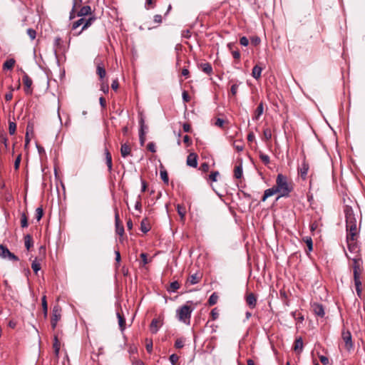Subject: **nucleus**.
I'll return each instance as SVG.
<instances>
[{
    "label": "nucleus",
    "mask_w": 365,
    "mask_h": 365,
    "mask_svg": "<svg viewBox=\"0 0 365 365\" xmlns=\"http://www.w3.org/2000/svg\"><path fill=\"white\" fill-rule=\"evenodd\" d=\"M117 317L118 319V324L121 331H123L125 329V319L123 315L117 312Z\"/></svg>",
    "instance_id": "27"
},
{
    "label": "nucleus",
    "mask_w": 365,
    "mask_h": 365,
    "mask_svg": "<svg viewBox=\"0 0 365 365\" xmlns=\"http://www.w3.org/2000/svg\"><path fill=\"white\" fill-rule=\"evenodd\" d=\"M16 130V124L14 122L9 121V132L10 135H14Z\"/></svg>",
    "instance_id": "45"
},
{
    "label": "nucleus",
    "mask_w": 365,
    "mask_h": 365,
    "mask_svg": "<svg viewBox=\"0 0 365 365\" xmlns=\"http://www.w3.org/2000/svg\"><path fill=\"white\" fill-rule=\"evenodd\" d=\"M187 165L192 168H197V155L195 153H191L187 155Z\"/></svg>",
    "instance_id": "13"
},
{
    "label": "nucleus",
    "mask_w": 365,
    "mask_h": 365,
    "mask_svg": "<svg viewBox=\"0 0 365 365\" xmlns=\"http://www.w3.org/2000/svg\"><path fill=\"white\" fill-rule=\"evenodd\" d=\"M120 154L121 156L124 158L128 155H131L130 146L127 143L122 144L120 148Z\"/></svg>",
    "instance_id": "19"
},
{
    "label": "nucleus",
    "mask_w": 365,
    "mask_h": 365,
    "mask_svg": "<svg viewBox=\"0 0 365 365\" xmlns=\"http://www.w3.org/2000/svg\"><path fill=\"white\" fill-rule=\"evenodd\" d=\"M304 241L307 244L308 252H311L313 250V242L311 237H307L304 239Z\"/></svg>",
    "instance_id": "42"
},
{
    "label": "nucleus",
    "mask_w": 365,
    "mask_h": 365,
    "mask_svg": "<svg viewBox=\"0 0 365 365\" xmlns=\"http://www.w3.org/2000/svg\"><path fill=\"white\" fill-rule=\"evenodd\" d=\"M309 169V163L306 161L305 159H304L301 163V165L297 169L298 174L300 175L302 180H304L307 179Z\"/></svg>",
    "instance_id": "7"
},
{
    "label": "nucleus",
    "mask_w": 365,
    "mask_h": 365,
    "mask_svg": "<svg viewBox=\"0 0 365 365\" xmlns=\"http://www.w3.org/2000/svg\"><path fill=\"white\" fill-rule=\"evenodd\" d=\"M218 298H219V297L217 294V293L216 292H213L210 295V297H209L208 301H207V303H208L209 306L215 305L217 302Z\"/></svg>",
    "instance_id": "31"
},
{
    "label": "nucleus",
    "mask_w": 365,
    "mask_h": 365,
    "mask_svg": "<svg viewBox=\"0 0 365 365\" xmlns=\"http://www.w3.org/2000/svg\"><path fill=\"white\" fill-rule=\"evenodd\" d=\"M219 175L220 173L218 171H213L209 175V180L212 182H216Z\"/></svg>",
    "instance_id": "48"
},
{
    "label": "nucleus",
    "mask_w": 365,
    "mask_h": 365,
    "mask_svg": "<svg viewBox=\"0 0 365 365\" xmlns=\"http://www.w3.org/2000/svg\"><path fill=\"white\" fill-rule=\"evenodd\" d=\"M277 193H278V192H277V190L275 188L274 185L271 188L265 190L264 195L262 197V201L264 202L268 197H269Z\"/></svg>",
    "instance_id": "20"
},
{
    "label": "nucleus",
    "mask_w": 365,
    "mask_h": 365,
    "mask_svg": "<svg viewBox=\"0 0 365 365\" xmlns=\"http://www.w3.org/2000/svg\"><path fill=\"white\" fill-rule=\"evenodd\" d=\"M210 316L212 318V320H216L219 317V312L217 308H214L212 309L210 312Z\"/></svg>",
    "instance_id": "53"
},
{
    "label": "nucleus",
    "mask_w": 365,
    "mask_h": 365,
    "mask_svg": "<svg viewBox=\"0 0 365 365\" xmlns=\"http://www.w3.org/2000/svg\"><path fill=\"white\" fill-rule=\"evenodd\" d=\"M355 271L356 272H362L361 269L360 268L359 259H353V273H354Z\"/></svg>",
    "instance_id": "36"
},
{
    "label": "nucleus",
    "mask_w": 365,
    "mask_h": 365,
    "mask_svg": "<svg viewBox=\"0 0 365 365\" xmlns=\"http://www.w3.org/2000/svg\"><path fill=\"white\" fill-rule=\"evenodd\" d=\"M15 63H16V61L14 58L7 59L3 64V69L4 70H12L15 65Z\"/></svg>",
    "instance_id": "24"
},
{
    "label": "nucleus",
    "mask_w": 365,
    "mask_h": 365,
    "mask_svg": "<svg viewBox=\"0 0 365 365\" xmlns=\"http://www.w3.org/2000/svg\"><path fill=\"white\" fill-rule=\"evenodd\" d=\"M243 170L242 165L240 164L235 168L234 176L237 179H240L242 177Z\"/></svg>",
    "instance_id": "30"
},
{
    "label": "nucleus",
    "mask_w": 365,
    "mask_h": 365,
    "mask_svg": "<svg viewBox=\"0 0 365 365\" xmlns=\"http://www.w3.org/2000/svg\"><path fill=\"white\" fill-rule=\"evenodd\" d=\"M184 346V341L182 339H177L175 342V347L177 349H181Z\"/></svg>",
    "instance_id": "55"
},
{
    "label": "nucleus",
    "mask_w": 365,
    "mask_h": 365,
    "mask_svg": "<svg viewBox=\"0 0 365 365\" xmlns=\"http://www.w3.org/2000/svg\"><path fill=\"white\" fill-rule=\"evenodd\" d=\"M7 140H8V139L5 134H1L0 135V142L4 145L6 149L8 147Z\"/></svg>",
    "instance_id": "59"
},
{
    "label": "nucleus",
    "mask_w": 365,
    "mask_h": 365,
    "mask_svg": "<svg viewBox=\"0 0 365 365\" xmlns=\"http://www.w3.org/2000/svg\"><path fill=\"white\" fill-rule=\"evenodd\" d=\"M275 188L279 193L277 200L280 197H287L289 196L290 192H292L294 187L292 182L288 180L287 176L279 173L277 176Z\"/></svg>",
    "instance_id": "2"
},
{
    "label": "nucleus",
    "mask_w": 365,
    "mask_h": 365,
    "mask_svg": "<svg viewBox=\"0 0 365 365\" xmlns=\"http://www.w3.org/2000/svg\"><path fill=\"white\" fill-rule=\"evenodd\" d=\"M85 21V18H81L80 19L74 21L72 25V29H76L78 27H79L81 25H83V23Z\"/></svg>",
    "instance_id": "46"
},
{
    "label": "nucleus",
    "mask_w": 365,
    "mask_h": 365,
    "mask_svg": "<svg viewBox=\"0 0 365 365\" xmlns=\"http://www.w3.org/2000/svg\"><path fill=\"white\" fill-rule=\"evenodd\" d=\"M198 68L207 75L212 73V67L210 63H201L198 65Z\"/></svg>",
    "instance_id": "17"
},
{
    "label": "nucleus",
    "mask_w": 365,
    "mask_h": 365,
    "mask_svg": "<svg viewBox=\"0 0 365 365\" xmlns=\"http://www.w3.org/2000/svg\"><path fill=\"white\" fill-rule=\"evenodd\" d=\"M182 129L185 133H190L192 131L191 125L187 123H183Z\"/></svg>",
    "instance_id": "63"
},
{
    "label": "nucleus",
    "mask_w": 365,
    "mask_h": 365,
    "mask_svg": "<svg viewBox=\"0 0 365 365\" xmlns=\"http://www.w3.org/2000/svg\"><path fill=\"white\" fill-rule=\"evenodd\" d=\"M31 267L34 272L37 274V272L41 269V265L38 262L34 260L31 264Z\"/></svg>",
    "instance_id": "51"
},
{
    "label": "nucleus",
    "mask_w": 365,
    "mask_h": 365,
    "mask_svg": "<svg viewBox=\"0 0 365 365\" xmlns=\"http://www.w3.org/2000/svg\"><path fill=\"white\" fill-rule=\"evenodd\" d=\"M233 145L237 152H241L244 149V145L242 143H237V141H235Z\"/></svg>",
    "instance_id": "52"
},
{
    "label": "nucleus",
    "mask_w": 365,
    "mask_h": 365,
    "mask_svg": "<svg viewBox=\"0 0 365 365\" xmlns=\"http://www.w3.org/2000/svg\"><path fill=\"white\" fill-rule=\"evenodd\" d=\"M193 311V308L186 304L182 305L177 309L176 314L178 319L180 322H184L186 324H190L191 314Z\"/></svg>",
    "instance_id": "3"
},
{
    "label": "nucleus",
    "mask_w": 365,
    "mask_h": 365,
    "mask_svg": "<svg viewBox=\"0 0 365 365\" xmlns=\"http://www.w3.org/2000/svg\"><path fill=\"white\" fill-rule=\"evenodd\" d=\"M209 169H210V165H209L208 163L205 162L200 165V170L202 172L207 173V172H208Z\"/></svg>",
    "instance_id": "54"
},
{
    "label": "nucleus",
    "mask_w": 365,
    "mask_h": 365,
    "mask_svg": "<svg viewBox=\"0 0 365 365\" xmlns=\"http://www.w3.org/2000/svg\"><path fill=\"white\" fill-rule=\"evenodd\" d=\"M43 215V210L42 207H38L36 210V215L35 217L37 220V221H39Z\"/></svg>",
    "instance_id": "41"
},
{
    "label": "nucleus",
    "mask_w": 365,
    "mask_h": 365,
    "mask_svg": "<svg viewBox=\"0 0 365 365\" xmlns=\"http://www.w3.org/2000/svg\"><path fill=\"white\" fill-rule=\"evenodd\" d=\"M9 89H10L9 92L6 93L5 94V97H4V98H5V100H6V101H11V100L12 99V98H13V91H14V88H13V87H12L11 86H9Z\"/></svg>",
    "instance_id": "50"
},
{
    "label": "nucleus",
    "mask_w": 365,
    "mask_h": 365,
    "mask_svg": "<svg viewBox=\"0 0 365 365\" xmlns=\"http://www.w3.org/2000/svg\"><path fill=\"white\" fill-rule=\"evenodd\" d=\"M163 325V322L160 319H153L150 325V329L151 333L156 334L159 328Z\"/></svg>",
    "instance_id": "12"
},
{
    "label": "nucleus",
    "mask_w": 365,
    "mask_h": 365,
    "mask_svg": "<svg viewBox=\"0 0 365 365\" xmlns=\"http://www.w3.org/2000/svg\"><path fill=\"white\" fill-rule=\"evenodd\" d=\"M183 142H184V143L186 144V147H189V146H190L192 145V140L190 138V136L187 135H185L183 137Z\"/></svg>",
    "instance_id": "60"
},
{
    "label": "nucleus",
    "mask_w": 365,
    "mask_h": 365,
    "mask_svg": "<svg viewBox=\"0 0 365 365\" xmlns=\"http://www.w3.org/2000/svg\"><path fill=\"white\" fill-rule=\"evenodd\" d=\"M232 54L233 58H234L235 60H237V61H239V60H240V56H241V55H240V53L239 50H238V49H237V50H235V51H232Z\"/></svg>",
    "instance_id": "64"
},
{
    "label": "nucleus",
    "mask_w": 365,
    "mask_h": 365,
    "mask_svg": "<svg viewBox=\"0 0 365 365\" xmlns=\"http://www.w3.org/2000/svg\"><path fill=\"white\" fill-rule=\"evenodd\" d=\"M341 339L345 344V348L348 351H351L354 347L351 332L349 330L343 329L341 331Z\"/></svg>",
    "instance_id": "5"
},
{
    "label": "nucleus",
    "mask_w": 365,
    "mask_h": 365,
    "mask_svg": "<svg viewBox=\"0 0 365 365\" xmlns=\"http://www.w3.org/2000/svg\"><path fill=\"white\" fill-rule=\"evenodd\" d=\"M180 284L178 281H174L170 283V288L168 289L169 292H175L180 288Z\"/></svg>",
    "instance_id": "37"
},
{
    "label": "nucleus",
    "mask_w": 365,
    "mask_h": 365,
    "mask_svg": "<svg viewBox=\"0 0 365 365\" xmlns=\"http://www.w3.org/2000/svg\"><path fill=\"white\" fill-rule=\"evenodd\" d=\"M354 285L356 291L357 295L361 297V282L360 279L361 274V272H354Z\"/></svg>",
    "instance_id": "9"
},
{
    "label": "nucleus",
    "mask_w": 365,
    "mask_h": 365,
    "mask_svg": "<svg viewBox=\"0 0 365 365\" xmlns=\"http://www.w3.org/2000/svg\"><path fill=\"white\" fill-rule=\"evenodd\" d=\"M104 153L106 156V163L108 166L109 173H111L113 169L112 156L108 148H105Z\"/></svg>",
    "instance_id": "15"
},
{
    "label": "nucleus",
    "mask_w": 365,
    "mask_h": 365,
    "mask_svg": "<svg viewBox=\"0 0 365 365\" xmlns=\"http://www.w3.org/2000/svg\"><path fill=\"white\" fill-rule=\"evenodd\" d=\"M169 360L172 365H180L178 362L179 356L175 354H171L169 357Z\"/></svg>",
    "instance_id": "40"
},
{
    "label": "nucleus",
    "mask_w": 365,
    "mask_h": 365,
    "mask_svg": "<svg viewBox=\"0 0 365 365\" xmlns=\"http://www.w3.org/2000/svg\"><path fill=\"white\" fill-rule=\"evenodd\" d=\"M26 33L31 40H34L36 38V31L34 29H31V28L28 29L26 31Z\"/></svg>",
    "instance_id": "49"
},
{
    "label": "nucleus",
    "mask_w": 365,
    "mask_h": 365,
    "mask_svg": "<svg viewBox=\"0 0 365 365\" xmlns=\"http://www.w3.org/2000/svg\"><path fill=\"white\" fill-rule=\"evenodd\" d=\"M263 135H264V139L266 141L269 140L272 138V130H271V129L269 128H264V130H263Z\"/></svg>",
    "instance_id": "38"
},
{
    "label": "nucleus",
    "mask_w": 365,
    "mask_h": 365,
    "mask_svg": "<svg viewBox=\"0 0 365 365\" xmlns=\"http://www.w3.org/2000/svg\"><path fill=\"white\" fill-rule=\"evenodd\" d=\"M312 309H313L314 313L317 316L320 317H324L325 312H324V307L322 306V304H318V303H314L312 305Z\"/></svg>",
    "instance_id": "14"
},
{
    "label": "nucleus",
    "mask_w": 365,
    "mask_h": 365,
    "mask_svg": "<svg viewBox=\"0 0 365 365\" xmlns=\"http://www.w3.org/2000/svg\"><path fill=\"white\" fill-rule=\"evenodd\" d=\"M32 130H33V125L30 123H29L27 125L26 133V136H25L26 145L27 144H29L30 142V138L29 137V132L32 131Z\"/></svg>",
    "instance_id": "43"
},
{
    "label": "nucleus",
    "mask_w": 365,
    "mask_h": 365,
    "mask_svg": "<svg viewBox=\"0 0 365 365\" xmlns=\"http://www.w3.org/2000/svg\"><path fill=\"white\" fill-rule=\"evenodd\" d=\"M91 13V8L90 6H83L81 8L80 11L77 13L78 16H84Z\"/></svg>",
    "instance_id": "25"
},
{
    "label": "nucleus",
    "mask_w": 365,
    "mask_h": 365,
    "mask_svg": "<svg viewBox=\"0 0 365 365\" xmlns=\"http://www.w3.org/2000/svg\"><path fill=\"white\" fill-rule=\"evenodd\" d=\"M264 111V104L263 102H260L256 108L254 115L252 117L253 120H258L260 116L262 115Z\"/></svg>",
    "instance_id": "18"
},
{
    "label": "nucleus",
    "mask_w": 365,
    "mask_h": 365,
    "mask_svg": "<svg viewBox=\"0 0 365 365\" xmlns=\"http://www.w3.org/2000/svg\"><path fill=\"white\" fill-rule=\"evenodd\" d=\"M291 315L299 322H302L304 321V316L301 313H297V311L292 312Z\"/></svg>",
    "instance_id": "39"
},
{
    "label": "nucleus",
    "mask_w": 365,
    "mask_h": 365,
    "mask_svg": "<svg viewBox=\"0 0 365 365\" xmlns=\"http://www.w3.org/2000/svg\"><path fill=\"white\" fill-rule=\"evenodd\" d=\"M160 178H161L162 180L165 184H168L169 179H168V175L167 171L165 170H160Z\"/></svg>",
    "instance_id": "44"
},
{
    "label": "nucleus",
    "mask_w": 365,
    "mask_h": 365,
    "mask_svg": "<svg viewBox=\"0 0 365 365\" xmlns=\"http://www.w3.org/2000/svg\"><path fill=\"white\" fill-rule=\"evenodd\" d=\"M21 160V155L20 154L16 157V158L14 161V169L16 170H19V168Z\"/></svg>",
    "instance_id": "58"
},
{
    "label": "nucleus",
    "mask_w": 365,
    "mask_h": 365,
    "mask_svg": "<svg viewBox=\"0 0 365 365\" xmlns=\"http://www.w3.org/2000/svg\"><path fill=\"white\" fill-rule=\"evenodd\" d=\"M24 244L27 250H29L33 246V238L31 235L28 234L24 236Z\"/></svg>",
    "instance_id": "28"
},
{
    "label": "nucleus",
    "mask_w": 365,
    "mask_h": 365,
    "mask_svg": "<svg viewBox=\"0 0 365 365\" xmlns=\"http://www.w3.org/2000/svg\"><path fill=\"white\" fill-rule=\"evenodd\" d=\"M240 43L242 46H247L249 44V40L246 36L240 38Z\"/></svg>",
    "instance_id": "62"
},
{
    "label": "nucleus",
    "mask_w": 365,
    "mask_h": 365,
    "mask_svg": "<svg viewBox=\"0 0 365 365\" xmlns=\"http://www.w3.org/2000/svg\"><path fill=\"white\" fill-rule=\"evenodd\" d=\"M200 278L201 277L197 274H194L189 277L188 282L191 284H195L200 282Z\"/></svg>",
    "instance_id": "34"
},
{
    "label": "nucleus",
    "mask_w": 365,
    "mask_h": 365,
    "mask_svg": "<svg viewBox=\"0 0 365 365\" xmlns=\"http://www.w3.org/2000/svg\"><path fill=\"white\" fill-rule=\"evenodd\" d=\"M262 71V68L259 65H255L252 68V76L256 80H258L261 77Z\"/></svg>",
    "instance_id": "23"
},
{
    "label": "nucleus",
    "mask_w": 365,
    "mask_h": 365,
    "mask_svg": "<svg viewBox=\"0 0 365 365\" xmlns=\"http://www.w3.org/2000/svg\"><path fill=\"white\" fill-rule=\"evenodd\" d=\"M9 252V250L6 246L0 245V257L2 258H6Z\"/></svg>",
    "instance_id": "33"
},
{
    "label": "nucleus",
    "mask_w": 365,
    "mask_h": 365,
    "mask_svg": "<svg viewBox=\"0 0 365 365\" xmlns=\"http://www.w3.org/2000/svg\"><path fill=\"white\" fill-rule=\"evenodd\" d=\"M303 349V341L302 337L296 339L294 341V350L297 351L298 350L301 352Z\"/></svg>",
    "instance_id": "29"
},
{
    "label": "nucleus",
    "mask_w": 365,
    "mask_h": 365,
    "mask_svg": "<svg viewBox=\"0 0 365 365\" xmlns=\"http://www.w3.org/2000/svg\"><path fill=\"white\" fill-rule=\"evenodd\" d=\"M245 302L250 309H254L257 306V297L256 294L252 292L247 293L245 295Z\"/></svg>",
    "instance_id": "8"
},
{
    "label": "nucleus",
    "mask_w": 365,
    "mask_h": 365,
    "mask_svg": "<svg viewBox=\"0 0 365 365\" xmlns=\"http://www.w3.org/2000/svg\"><path fill=\"white\" fill-rule=\"evenodd\" d=\"M28 225V217L25 212H23L21 216V226L22 228H25L27 227Z\"/></svg>",
    "instance_id": "35"
},
{
    "label": "nucleus",
    "mask_w": 365,
    "mask_h": 365,
    "mask_svg": "<svg viewBox=\"0 0 365 365\" xmlns=\"http://www.w3.org/2000/svg\"><path fill=\"white\" fill-rule=\"evenodd\" d=\"M101 90L104 93H107L109 91L108 84L107 83H105L103 81L101 83Z\"/></svg>",
    "instance_id": "57"
},
{
    "label": "nucleus",
    "mask_w": 365,
    "mask_h": 365,
    "mask_svg": "<svg viewBox=\"0 0 365 365\" xmlns=\"http://www.w3.org/2000/svg\"><path fill=\"white\" fill-rule=\"evenodd\" d=\"M42 301V308L43 311L44 316H47V312H48V306H47V302H46V297L43 296L41 299Z\"/></svg>",
    "instance_id": "47"
},
{
    "label": "nucleus",
    "mask_w": 365,
    "mask_h": 365,
    "mask_svg": "<svg viewBox=\"0 0 365 365\" xmlns=\"http://www.w3.org/2000/svg\"><path fill=\"white\" fill-rule=\"evenodd\" d=\"M150 225L148 218H144L140 222V230L143 233H147L150 230Z\"/></svg>",
    "instance_id": "22"
},
{
    "label": "nucleus",
    "mask_w": 365,
    "mask_h": 365,
    "mask_svg": "<svg viewBox=\"0 0 365 365\" xmlns=\"http://www.w3.org/2000/svg\"><path fill=\"white\" fill-rule=\"evenodd\" d=\"M147 149L151 152V153H155L156 152V148L155 144L153 142H150L147 145Z\"/></svg>",
    "instance_id": "56"
},
{
    "label": "nucleus",
    "mask_w": 365,
    "mask_h": 365,
    "mask_svg": "<svg viewBox=\"0 0 365 365\" xmlns=\"http://www.w3.org/2000/svg\"><path fill=\"white\" fill-rule=\"evenodd\" d=\"M53 348L54 350V354L56 357H58L59 351H60V341H58V336L56 335L53 337Z\"/></svg>",
    "instance_id": "26"
},
{
    "label": "nucleus",
    "mask_w": 365,
    "mask_h": 365,
    "mask_svg": "<svg viewBox=\"0 0 365 365\" xmlns=\"http://www.w3.org/2000/svg\"><path fill=\"white\" fill-rule=\"evenodd\" d=\"M351 205H345L344 207V212L346 220V241L349 242L356 240L359 235V228L357 227V215L355 213L353 205H356V202H351Z\"/></svg>",
    "instance_id": "1"
},
{
    "label": "nucleus",
    "mask_w": 365,
    "mask_h": 365,
    "mask_svg": "<svg viewBox=\"0 0 365 365\" xmlns=\"http://www.w3.org/2000/svg\"><path fill=\"white\" fill-rule=\"evenodd\" d=\"M259 158L265 165H268L270 163L269 155L264 154L262 151H259Z\"/></svg>",
    "instance_id": "32"
},
{
    "label": "nucleus",
    "mask_w": 365,
    "mask_h": 365,
    "mask_svg": "<svg viewBox=\"0 0 365 365\" xmlns=\"http://www.w3.org/2000/svg\"><path fill=\"white\" fill-rule=\"evenodd\" d=\"M96 18L95 16H90L88 19H86L83 23V25L81 28V30L78 32V35L82 33L83 31L87 29L89 26H91L93 23L96 21Z\"/></svg>",
    "instance_id": "21"
},
{
    "label": "nucleus",
    "mask_w": 365,
    "mask_h": 365,
    "mask_svg": "<svg viewBox=\"0 0 365 365\" xmlns=\"http://www.w3.org/2000/svg\"><path fill=\"white\" fill-rule=\"evenodd\" d=\"M140 257L142 259L143 265H145L148 263V255L146 253H145V252L141 253L140 255Z\"/></svg>",
    "instance_id": "61"
},
{
    "label": "nucleus",
    "mask_w": 365,
    "mask_h": 365,
    "mask_svg": "<svg viewBox=\"0 0 365 365\" xmlns=\"http://www.w3.org/2000/svg\"><path fill=\"white\" fill-rule=\"evenodd\" d=\"M23 83L24 85V91L26 94H31L32 93L31 91V86H32V80L31 78L24 73L23 78H22Z\"/></svg>",
    "instance_id": "11"
},
{
    "label": "nucleus",
    "mask_w": 365,
    "mask_h": 365,
    "mask_svg": "<svg viewBox=\"0 0 365 365\" xmlns=\"http://www.w3.org/2000/svg\"><path fill=\"white\" fill-rule=\"evenodd\" d=\"M115 232L117 235L120 236L119 241L120 242H123V234H124V227L121 224L120 218H119V214L118 208L115 207Z\"/></svg>",
    "instance_id": "4"
},
{
    "label": "nucleus",
    "mask_w": 365,
    "mask_h": 365,
    "mask_svg": "<svg viewBox=\"0 0 365 365\" xmlns=\"http://www.w3.org/2000/svg\"><path fill=\"white\" fill-rule=\"evenodd\" d=\"M96 73L99 76V78L101 81L104 79L106 76V71L104 68V66L102 63H97L96 65Z\"/></svg>",
    "instance_id": "16"
},
{
    "label": "nucleus",
    "mask_w": 365,
    "mask_h": 365,
    "mask_svg": "<svg viewBox=\"0 0 365 365\" xmlns=\"http://www.w3.org/2000/svg\"><path fill=\"white\" fill-rule=\"evenodd\" d=\"M140 130H139V140L140 145H143L145 142V129L147 128V126L145 125L144 119L140 118Z\"/></svg>",
    "instance_id": "10"
},
{
    "label": "nucleus",
    "mask_w": 365,
    "mask_h": 365,
    "mask_svg": "<svg viewBox=\"0 0 365 365\" xmlns=\"http://www.w3.org/2000/svg\"><path fill=\"white\" fill-rule=\"evenodd\" d=\"M61 309L58 306H55L53 308L52 316L51 319V325L53 330L56 329L57 323L61 319Z\"/></svg>",
    "instance_id": "6"
}]
</instances>
